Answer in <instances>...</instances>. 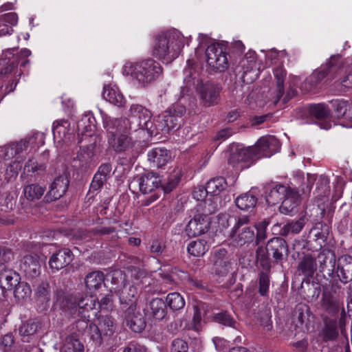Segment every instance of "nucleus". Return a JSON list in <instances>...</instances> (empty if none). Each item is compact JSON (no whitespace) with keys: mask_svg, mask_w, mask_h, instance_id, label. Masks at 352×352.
<instances>
[{"mask_svg":"<svg viewBox=\"0 0 352 352\" xmlns=\"http://www.w3.org/2000/svg\"><path fill=\"white\" fill-rule=\"evenodd\" d=\"M124 321L126 325L135 333H141L144 330L146 323L144 317L135 309H128V310L122 311Z\"/></svg>","mask_w":352,"mask_h":352,"instance_id":"6ab92c4d","label":"nucleus"},{"mask_svg":"<svg viewBox=\"0 0 352 352\" xmlns=\"http://www.w3.org/2000/svg\"><path fill=\"white\" fill-rule=\"evenodd\" d=\"M185 43L182 34L173 30L156 36L153 47L155 57L168 63L175 59L181 53Z\"/></svg>","mask_w":352,"mask_h":352,"instance_id":"f03ea898","label":"nucleus"},{"mask_svg":"<svg viewBox=\"0 0 352 352\" xmlns=\"http://www.w3.org/2000/svg\"><path fill=\"white\" fill-rule=\"evenodd\" d=\"M271 318V309L267 307H263L256 314L257 320L265 331H270L272 329V322Z\"/></svg>","mask_w":352,"mask_h":352,"instance_id":"de8ad7c7","label":"nucleus"},{"mask_svg":"<svg viewBox=\"0 0 352 352\" xmlns=\"http://www.w3.org/2000/svg\"><path fill=\"white\" fill-rule=\"evenodd\" d=\"M179 182L180 177L179 173H173L168 176L165 183L161 184L160 186H161L165 193H169L176 188Z\"/></svg>","mask_w":352,"mask_h":352,"instance_id":"bf43d9fd","label":"nucleus"},{"mask_svg":"<svg viewBox=\"0 0 352 352\" xmlns=\"http://www.w3.org/2000/svg\"><path fill=\"white\" fill-rule=\"evenodd\" d=\"M290 187L280 184L270 183L264 186L265 199L269 206L279 204L287 195Z\"/></svg>","mask_w":352,"mask_h":352,"instance_id":"2eb2a0df","label":"nucleus"},{"mask_svg":"<svg viewBox=\"0 0 352 352\" xmlns=\"http://www.w3.org/2000/svg\"><path fill=\"white\" fill-rule=\"evenodd\" d=\"M149 307L155 319L161 320L164 318L166 315V305L162 298H153L149 302Z\"/></svg>","mask_w":352,"mask_h":352,"instance_id":"c03bdc74","label":"nucleus"},{"mask_svg":"<svg viewBox=\"0 0 352 352\" xmlns=\"http://www.w3.org/2000/svg\"><path fill=\"white\" fill-rule=\"evenodd\" d=\"M129 116L138 118L139 119L138 126L142 129H149L151 128L152 122L151 118V112L146 107L139 104L131 105L129 110Z\"/></svg>","mask_w":352,"mask_h":352,"instance_id":"a878e982","label":"nucleus"},{"mask_svg":"<svg viewBox=\"0 0 352 352\" xmlns=\"http://www.w3.org/2000/svg\"><path fill=\"white\" fill-rule=\"evenodd\" d=\"M36 296L37 304L41 305L42 309H45L50 300L49 283L42 282L36 289Z\"/></svg>","mask_w":352,"mask_h":352,"instance_id":"a19ab883","label":"nucleus"},{"mask_svg":"<svg viewBox=\"0 0 352 352\" xmlns=\"http://www.w3.org/2000/svg\"><path fill=\"white\" fill-rule=\"evenodd\" d=\"M329 234V226L322 222L316 223L309 232V237L315 241H321L324 243Z\"/></svg>","mask_w":352,"mask_h":352,"instance_id":"37998d69","label":"nucleus"},{"mask_svg":"<svg viewBox=\"0 0 352 352\" xmlns=\"http://www.w3.org/2000/svg\"><path fill=\"white\" fill-rule=\"evenodd\" d=\"M69 180L66 175L56 177L52 182L49 192L45 196L47 202H51L62 197L67 192Z\"/></svg>","mask_w":352,"mask_h":352,"instance_id":"412c9836","label":"nucleus"},{"mask_svg":"<svg viewBox=\"0 0 352 352\" xmlns=\"http://www.w3.org/2000/svg\"><path fill=\"white\" fill-rule=\"evenodd\" d=\"M231 265L230 258L215 261L213 263V270L216 274L224 276L230 272Z\"/></svg>","mask_w":352,"mask_h":352,"instance_id":"13d9d810","label":"nucleus"},{"mask_svg":"<svg viewBox=\"0 0 352 352\" xmlns=\"http://www.w3.org/2000/svg\"><path fill=\"white\" fill-rule=\"evenodd\" d=\"M250 218L247 215L239 217L236 224L232 229L230 236L237 246H243L254 241L255 229L249 226Z\"/></svg>","mask_w":352,"mask_h":352,"instance_id":"423d86ee","label":"nucleus"},{"mask_svg":"<svg viewBox=\"0 0 352 352\" xmlns=\"http://www.w3.org/2000/svg\"><path fill=\"white\" fill-rule=\"evenodd\" d=\"M192 212L193 217L185 228V232L189 238L196 237L206 233L208 232L210 224V217H204L194 211H192Z\"/></svg>","mask_w":352,"mask_h":352,"instance_id":"ddd939ff","label":"nucleus"},{"mask_svg":"<svg viewBox=\"0 0 352 352\" xmlns=\"http://www.w3.org/2000/svg\"><path fill=\"white\" fill-rule=\"evenodd\" d=\"M20 270L28 279L36 278L41 274V264L37 255H25L21 260Z\"/></svg>","mask_w":352,"mask_h":352,"instance_id":"a211bd4d","label":"nucleus"},{"mask_svg":"<svg viewBox=\"0 0 352 352\" xmlns=\"http://www.w3.org/2000/svg\"><path fill=\"white\" fill-rule=\"evenodd\" d=\"M85 335L89 337L96 346H98L102 344L104 336L98 325L90 323Z\"/></svg>","mask_w":352,"mask_h":352,"instance_id":"4d7b16f0","label":"nucleus"},{"mask_svg":"<svg viewBox=\"0 0 352 352\" xmlns=\"http://www.w3.org/2000/svg\"><path fill=\"white\" fill-rule=\"evenodd\" d=\"M109 145L117 153L126 152L134 146L130 136V122L127 118H103Z\"/></svg>","mask_w":352,"mask_h":352,"instance_id":"f257e3e1","label":"nucleus"},{"mask_svg":"<svg viewBox=\"0 0 352 352\" xmlns=\"http://www.w3.org/2000/svg\"><path fill=\"white\" fill-rule=\"evenodd\" d=\"M280 147V142L274 136L261 138L255 144L259 158L261 157H270L274 153H276Z\"/></svg>","mask_w":352,"mask_h":352,"instance_id":"5701e85b","label":"nucleus"},{"mask_svg":"<svg viewBox=\"0 0 352 352\" xmlns=\"http://www.w3.org/2000/svg\"><path fill=\"white\" fill-rule=\"evenodd\" d=\"M266 247L273 259L274 264H280L287 259L289 254V245L281 236H274L270 239L267 241Z\"/></svg>","mask_w":352,"mask_h":352,"instance_id":"9b49d317","label":"nucleus"},{"mask_svg":"<svg viewBox=\"0 0 352 352\" xmlns=\"http://www.w3.org/2000/svg\"><path fill=\"white\" fill-rule=\"evenodd\" d=\"M286 74V71L282 67H278L274 69V75L276 81L275 103L278 102L284 94V82Z\"/></svg>","mask_w":352,"mask_h":352,"instance_id":"a18cd8bd","label":"nucleus"},{"mask_svg":"<svg viewBox=\"0 0 352 352\" xmlns=\"http://www.w3.org/2000/svg\"><path fill=\"white\" fill-rule=\"evenodd\" d=\"M97 299L94 296L80 294L75 298L74 308L78 309V315L82 318H91V316H96L98 311L96 306Z\"/></svg>","mask_w":352,"mask_h":352,"instance_id":"f8f14e48","label":"nucleus"},{"mask_svg":"<svg viewBox=\"0 0 352 352\" xmlns=\"http://www.w3.org/2000/svg\"><path fill=\"white\" fill-rule=\"evenodd\" d=\"M324 328L323 329L324 340H333L338 336V322L335 320H326L324 321Z\"/></svg>","mask_w":352,"mask_h":352,"instance_id":"864d4df0","label":"nucleus"},{"mask_svg":"<svg viewBox=\"0 0 352 352\" xmlns=\"http://www.w3.org/2000/svg\"><path fill=\"white\" fill-rule=\"evenodd\" d=\"M68 122L67 121L63 122L61 124H58L53 127V134L55 139L58 141L65 142L67 134Z\"/></svg>","mask_w":352,"mask_h":352,"instance_id":"0e129e2a","label":"nucleus"},{"mask_svg":"<svg viewBox=\"0 0 352 352\" xmlns=\"http://www.w3.org/2000/svg\"><path fill=\"white\" fill-rule=\"evenodd\" d=\"M188 343L179 338L175 339L172 341L170 346V352H188Z\"/></svg>","mask_w":352,"mask_h":352,"instance_id":"774afa93","label":"nucleus"},{"mask_svg":"<svg viewBox=\"0 0 352 352\" xmlns=\"http://www.w3.org/2000/svg\"><path fill=\"white\" fill-rule=\"evenodd\" d=\"M270 254L265 246H258L256 250V258L258 265L266 272H270L272 267V261Z\"/></svg>","mask_w":352,"mask_h":352,"instance_id":"e433bc0d","label":"nucleus"},{"mask_svg":"<svg viewBox=\"0 0 352 352\" xmlns=\"http://www.w3.org/2000/svg\"><path fill=\"white\" fill-rule=\"evenodd\" d=\"M119 299L122 311L137 307L138 289L130 283H124L120 291Z\"/></svg>","mask_w":352,"mask_h":352,"instance_id":"4be33fe9","label":"nucleus"},{"mask_svg":"<svg viewBox=\"0 0 352 352\" xmlns=\"http://www.w3.org/2000/svg\"><path fill=\"white\" fill-rule=\"evenodd\" d=\"M206 186L210 195L217 197V195L227 188L228 184L224 177H218L208 181L206 184Z\"/></svg>","mask_w":352,"mask_h":352,"instance_id":"ea45409f","label":"nucleus"},{"mask_svg":"<svg viewBox=\"0 0 352 352\" xmlns=\"http://www.w3.org/2000/svg\"><path fill=\"white\" fill-rule=\"evenodd\" d=\"M32 140V138H30L28 140L24 139L21 140L19 142L12 143L15 151V154L16 155V159L13 162L12 164H10L9 167L7 168V170H8V168H10V171H12V169L15 168L16 170H14V173L16 175L18 174V170L21 168V162L23 161L22 159L20 160V155L23 154L27 151Z\"/></svg>","mask_w":352,"mask_h":352,"instance_id":"f704fd0d","label":"nucleus"},{"mask_svg":"<svg viewBox=\"0 0 352 352\" xmlns=\"http://www.w3.org/2000/svg\"><path fill=\"white\" fill-rule=\"evenodd\" d=\"M342 302L340 295H335L333 292H323L321 306L327 313L334 314L338 312Z\"/></svg>","mask_w":352,"mask_h":352,"instance_id":"c756f323","label":"nucleus"},{"mask_svg":"<svg viewBox=\"0 0 352 352\" xmlns=\"http://www.w3.org/2000/svg\"><path fill=\"white\" fill-rule=\"evenodd\" d=\"M215 322H219L224 326L232 327L235 328L236 321L227 311H221L214 316Z\"/></svg>","mask_w":352,"mask_h":352,"instance_id":"680f3d73","label":"nucleus"},{"mask_svg":"<svg viewBox=\"0 0 352 352\" xmlns=\"http://www.w3.org/2000/svg\"><path fill=\"white\" fill-rule=\"evenodd\" d=\"M307 112L311 118L316 120V123L321 129L327 130L331 128V124L329 121L331 111L327 104L324 103L311 104L308 106Z\"/></svg>","mask_w":352,"mask_h":352,"instance_id":"4468645a","label":"nucleus"},{"mask_svg":"<svg viewBox=\"0 0 352 352\" xmlns=\"http://www.w3.org/2000/svg\"><path fill=\"white\" fill-rule=\"evenodd\" d=\"M316 179L317 176L314 174L308 173L305 179L302 173H297L294 177V188H297L298 193L301 192L302 195H308Z\"/></svg>","mask_w":352,"mask_h":352,"instance_id":"2f4dec72","label":"nucleus"},{"mask_svg":"<svg viewBox=\"0 0 352 352\" xmlns=\"http://www.w3.org/2000/svg\"><path fill=\"white\" fill-rule=\"evenodd\" d=\"M79 144L80 151L74 160V166L81 170H85L90 166L92 162L96 144L83 142Z\"/></svg>","mask_w":352,"mask_h":352,"instance_id":"f3484780","label":"nucleus"},{"mask_svg":"<svg viewBox=\"0 0 352 352\" xmlns=\"http://www.w3.org/2000/svg\"><path fill=\"white\" fill-rule=\"evenodd\" d=\"M180 126V120L166 110L162 115L159 120V126L161 130L169 133L171 130Z\"/></svg>","mask_w":352,"mask_h":352,"instance_id":"c9c22d12","label":"nucleus"},{"mask_svg":"<svg viewBox=\"0 0 352 352\" xmlns=\"http://www.w3.org/2000/svg\"><path fill=\"white\" fill-rule=\"evenodd\" d=\"M123 73L131 75L142 86H146L155 81L162 73L159 63L152 58L132 63H127L123 68Z\"/></svg>","mask_w":352,"mask_h":352,"instance_id":"20e7f679","label":"nucleus"},{"mask_svg":"<svg viewBox=\"0 0 352 352\" xmlns=\"http://www.w3.org/2000/svg\"><path fill=\"white\" fill-rule=\"evenodd\" d=\"M104 281V276L102 272L95 271L89 273L85 278V285L87 288L90 290H96L100 287Z\"/></svg>","mask_w":352,"mask_h":352,"instance_id":"79ce46f5","label":"nucleus"},{"mask_svg":"<svg viewBox=\"0 0 352 352\" xmlns=\"http://www.w3.org/2000/svg\"><path fill=\"white\" fill-rule=\"evenodd\" d=\"M96 120L94 116L90 113L84 114L77 123L78 144H96Z\"/></svg>","mask_w":352,"mask_h":352,"instance_id":"6e6552de","label":"nucleus"},{"mask_svg":"<svg viewBox=\"0 0 352 352\" xmlns=\"http://www.w3.org/2000/svg\"><path fill=\"white\" fill-rule=\"evenodd\" d=\"M45 166L43 164H38L34 158H30L25 164L24 170L27 173H35L36 171H44Z\"/></svg>","mask_w":352,"mask_h":352,"instance_id":"338daca9","label":"nucleus"},{"mask_svg":"<svg viewBox=\"0 0 352 352\" xmlns=\"http://www.w3.org/2000/svg\"><path fill=\"white\" fill-rule=\"evenodd\" d=\"M18 273L8 268L3 263H0V285L1 289L11 290L19 281Z\"/></svg>","mask_w":352,"mask_h":352,"instance_id":"cd10ccee","label":"nucleus"},{"mask_svg":"<svg viewBox=\"0 0 352 352\" xmlns=\"http://www.w3.org/2000/svg\"><path fill=\"white\" fill-rule=\"evenodd\" d=\"M31 292L30 287L25 282L19 281L14 286V296L18 301H23L28 298Z\"/></svg>","mask_w":352,"mask_h":352,"instance_id":"603ef678","label":"nucleus"},{"mask_svg":"<svg viewBox=\"0 0 352 352\" xmlns=\"http://www.w3.org/2000/svg\"><path fill=\"white\" fill-rule=\"evenodd\" d=\"M300 201V195L296 189L289 188L287 192V195L280 201L281 205L279 210L282 214L292 215L297 211V207Z\"/></svg>","mask_w":352,"mask_h":352,"instance_id":"b1692460","label":"nucleus"},{"mask_svg":"<svg viewBox=\"0 0 352 352\" xmlns=\"http://www.w3.org/2000/svg\"><path fill=\"white\" fill-rule=\"evenodd\" d=\"M269 272L264 271L258 274V293L261 296H268L270 285Z\"/></svg>","mask_w":352,"mask_h":352,"instance_id":"6e6d98bb","label":"nucleus"},{"mask_svg":"<svg viewBox=\"0 0 352 352\" xmlns=\"http://www.w3.org/2000/svg\"><path fill=\"white\" fill-rule=\"evenodd\" d=\"M255 146L245 148H238L231 153L228 159V164L236 169L242 170L248 167L246 162L258 159Z\"/></svg>","mask_w":352,"mask_h":352,"instance_id":"9d476101","label":"nucleus"},{"mask_svg":"<svg viewBox=\"0 0 352 352\" xmlns=\"http://www.w3.org/2000/svg\"><path fill=\"white\" fill-rule=\"evenodd\" d=\"M45 188L41 186L32 184L24 187L23 192L27 199L34 201L39 199L44 194Z\"/></svg>","mask_w":352,"mask_h":352,"instance_id":"09e8293b","label":"nucleus"},{"mask_svg":"<svg viewBox=\"0 0 352 352\" xmlns=\"http://www.w3.org/2000/svg\"><path fill=\"white\" fill-rule=\"evenodd\" d=\"M62 352H84V345L78 339L72 336L66 338L61 349Z\"/></svg>","mask_w":352,"mask_h":352,"instance_id":"5fc2aeb1","label":"nucleus"},{"mask_svg":"<svg viewBox=\"0 0 352 352\" xmlns=\"http://www.w3.org/2000/svg\"><path fill=\"white\" fill-rule=\"evenodd\" d=\"M335 276L344 284L352 281V256L344 254L336 261Z\"/></svg>","mask_w":352,"mask_h":352,"instance_id":"aec40b11","label":"nucleus"},{"mask_svg":"<svg viewBox=\"0 0 352 352\" xmlns=\"http://www.w3.org/2000/svg\"><path fill=\"white\" fill-rule=\"evenodd\" d=\"M268 221L264 220L252 227H254L256 233H255V241L258 245L267 238L266 228L268 226Z\"/></svg>","mask_w":352,"mask_h":352,"instance_id":"052dcab7","label":"nucleus"},{"mask_svg":"<svg viewBox=\"0 0 352 352\" xmlns=\"http://www.w3.org/2000/svg\"><path fill=\"white\" fill-rule=\"evenodd\" d=\"M166 302L173 311L180 310L183 309L185 305L184 298L178 292L168 294L166 298Z\"/></svg>","mask_w":352,"mask_h":352,"instance_id":"3c124183","label":"nucleus"},{"mask_svg":"<svg viewBox=\"0 0 352 352\" xmlns=\"http://www.w3.org/2000/svg\"><path fill=\"white\" fill-rule=\"evenodd\" d=\"M98 326L104 336H110L115 332L113 318L110 316H102L98 318Z\"/></svg>","mask_w":352,"mask_h":352,"instance_id":"8fccbe9b","label":"nucleus"},{"mask_svg":"<svg viewBox=\"0 0 352 352\" xmlns=\"http://www.w3.org/2000/svg\"><path fill=\"white\" fill-rule=\"evenodd\" d=\"M170 152L165 148L156 147L148 153V160L157 168L165 166L170 160Z\"/></svg>","mask_w":352,"mask_h":352,"instance_id":"7c9ffc66","label":"nucleus"},{"mask_svg":"<svg viewBox=\"0 0 352 352\" xmlns=\"http://www.w3.org/2000/svg\"><path fill=\"white\" fill-rule=\"evenodd\" d=\"M160 184V177L153 172H148L134 177L129 183V188L131 190L138 188L142 193L147 194L158 188Z\"/></svg>","mask_w":352,"mask_h":352,"instance_id":"1a4fd4ad","label":"nucleus"},{"mask_svg":"<svg viewBox=\"0 0 352 352\" xmlns=\"http://www.w3.org/2000/svg\"><path fill=\"white\" fill-rule=\"evenodd\" d=\"M73 258L72 252L67 248H63L52 255L49 265L53 272L58 271L69 265Z\"/></svg>","mask_w":352,"mask_h":352,"instance_id":"393cba45","label":"nucleus"},{"mask_svg":"<svg viewBox=\"0 0 352 352\" xmlns=\"http://www.w3.org/2000/svg\"><path fill=\"white\" fill-rule=\"evenodd\" d=\"M219 197L211 196L206 199L199 202L192 211L200 214L204 217H209L212 214L216 212L218 210L217 201Z\"/></svg>","mask_w":352,"mask_h":352,"instance_id":"72a5a7b5","label":"nucleus"},{"mask_svg":"<svg viewBox=\"0 0 352 352\" xmlns=\"http://www.w3.org/2000/svg\"><path fill=\"white\" fill-rule=\"evenodd\" d=\"M240 65L239 67H241L243 69L241 78L243 81H245V76L250 72L256 65L254 56L250 55L248 57L246 55L245 57L241 60Z\"/></svg>","mask_w":352,"mask_h":352,"instance_id":"69168bd1","label":"nucleus"},{"mask_svg":"<svg viewBox=\"0 0 352 352\" xmlns=\"http://www.w3.org/2000/svg\"><path fill=\"white\" fill-rule=\"evenodd\" d=\"M102 96L104 100L119 107H123L126 103L122 94L115 85H104Z\"/></svg>","mask_w":352,"mask_h":352,"instance_id":"473e14b6","label":"nucleus"},{"mask_svg":"<svg viewBox=\"0 0 352 352\" xmlns=\"http://www.w3.org/2000/svg\"><path fill=\"white\" fill-rule=\"evenodd\" d=\"M305 225V217H301L298 219L288 221L281 227V223H276L273 226L274 232L282 236H287L290 234L294 235L300 233Z\"/></svg>","mask_w":352,"mask_h":352,"instance_id":"bb28decb","label":"nucleus"},{"mask_svg":"<svg viewBox=\"0 0 352 352\" xmlns=\"http://www.w3.org/2000/svg\"><path fill=\"white\" fill-rule=\"evenodd\" d=\"M315 259L320 272H326L331 278L335 276L336 257L333 252L324 250L318 254Z\"/></svg>","mask_w":352,"mask_h":352,"instance_id":"dca6fc26","label":"nucleus"},{"mask_svg":"<svg viewBox=\"0 0 352 352\" xmlns=\"http://www.w3.org/2000/svg\"><path fill=\"white\" fill-rule=\"evenodd\" d=\"M347 67L346 60L340 54L332 55L306 79L305 82L315 87L324 79L326 82H331L344 74Z\"/></svg>","mask_w":352,"mask_h":352,"instance_id":"7ed1b4c3","label":"nucleus"},{"mask_svg":"<svg viewBox=\"0 0 352 352\" xmlns=\"http://www.w3.org/2000/svg\"><path fill=\"white\" fill-rule=\"evenodd\" d=\"M184 81L186 86L195 85L199 94L200 104L204 107L217 105L221 100V87L219 84L207 81L203 82L196 76H192L191 69L185 70Z\"/></svg>","mask_w":352,"mask_h":352,"instance_id":"39448f33","label":"nucleus"},{"mask_svg":"<svg viewBox=\"0 0 352 352\" xmlns=\"http://www.w3.org/2000/svg\"><path fill=\"white\" fill-rule=\"evenodd\" d=\"M40 327V323L34 320L24 322L19 328V335L24 342H28L30 336H34Z\"/></svg>","mask_w":352,"mask_h":352,"instance_id":"4c0bfd02","label":"nucleus"},{"mask_svg":"<svg viewBox=\"0 0 352 352\" xmlns=\"http://www.w3.org/2000/svg\"><path fill=\"white\" fill-rule=\"evenodd\" d=\"M235 203L239 209L242 210H249L256 206L257 198L252 193L248 192L239 196L236 199Z\"/></svg>","mask_w":352,"mask_h":352,"instance_id":"49530a36","label":"nucleus"},{"mask_svg":"<svg viewBox=\"0 0 352 352\" xmlns=\"http://www.w3.org/2000/svg\"><path fill=\"white\" fill-rule=\"evenodd\" d=\"M209 245L203 239L192 241L187 247L188 252L195 257L202 256L208 250Z\"/></svg>","mask_w":352,"mask_h":352,"instance_id":"58836bf2","label":"nucleus"},{"mask_svg":"<svg viewBox=\"0 0 352 352\" xmlns=\"http://www.w3.org/2000/svg\"><path fill=\"white\" fill-rule=\"evenodd\" d=\"M182 100H186V97L183 96L177 102L174 103L167 109L169 113L177 117L179 120H181L186 112V107L182 102Z\"/></svg>","mask_w":352,"mask_h":352,"instance_id":"e2e57ef3","label":"nucleus"},{"mask_svg":"<svg viewBox=\"0 0 352 352\" xmlns=\"http://www.w3.org/2000/svg\"><path fill=\"white\" fill-rule=\"evenodd\" d=\"M208 65L217 72H224L228 67L227 53L219 44H212L206 50Z\"/></svg>","mask_w":352,"mask_h":352,"instance_id":"0eeeda50","label":"nucleus"},{"mask_svg":"<svg viewBox=\"0 0 352 352\" xmlns=\"http://www.w3.org/2000/svg\"><path fill=\"white\" fill-rule=\"evenodd\" d=\"M317 269L315 257L311 254H305L298 263L297 272L298 275L309 279L314 276Z\"/></svg>","mask_w":352,"mask_h":352,"instance_id":"c85d7f7f","label":"nucleus"}]
</instances>
